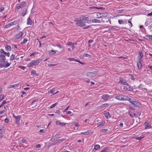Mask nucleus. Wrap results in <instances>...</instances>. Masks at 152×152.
Returning <instances> with one entry per match:
<instances>
[{
  "mask_svg": "<svg viewBox=\"0 0 152 152\" xmlns=\"http://www.w3.org/2000/svg\"><path fill=\"white\" fill-rule=\"evenodd\" d=\"M6 60L5 56L2 54L0 55V68L3 67V65L7 62Z\"/></svg>",
  "mask_w": 152,
  "mask_h": 152,
  "instance_id": "1",
  "label": "nucleus"
},
{
  "mask_svg": "<svg viewBox=\"0 0 152 152\" xmlns=\"http://www.w3.org/2000/svg\"><path fill=\"white\" fill-rule=\"evenodd\" d=\"M115 98L119 100H126L127 99H128V96L122 95L121 94L116 96Z\"/></svg>",
  "mask_w": 152,
  "mask_h": 152,
  "instance_id": "2",
  "label": "nucleus"
},
{
  "mask_svg": "<svg viewBox=\"0 0 152 152\" xmlns=\"http://www.w3.org/2000/svg\"><path fill=\"white\" fill-rule=\"evenodd\" d=\"M40 62V60L39 59L36 60H33L27 64V66L28 67H29L33 65L35 66L38 64Z\"/></svg>",
  "mask_w": 152,
  "mask_h": 152,
  "instance_id": "3",
  "label": "nucleus"
},
{
  "mask_svg": "<svg viewBox=\"0 0 152 152\" xmlns=\"http://www.w3.org/2000/svg\"><path fill=\"white\" fill-rule=\"evenodd\" d=\"M98 72V71H95L92 72H88L87 74V76L89 78L95 77Z\"/></svg>",
  "mask_w": 152,
  "mask_h": 152,
  "instance_id": "4",
  "label": "nucleus"
},
{
  "mask_svg": "<svg viewBox=\"0 0 152 152\" xmlns=\"http://www.w3.org/2000/svg\"><path fill=\"white\" fill-rule=\"evenodd\" d=\"M82 20L84 23L89 24L91 22V20L88 17L82 16Z\"/></svg>",
  "mask_w": 152,
  "mask_h": 152,
  "instance_id": "5",
  "label": "nucleus"
},
{
  "mask_svg": "<svg viewBox=\"0 0 152 152\" xmlns=\"http://www.w3.org/2000/svg\"><path fill=\"white\" fill-rule=\"evenodd\" d=\"M126 85L127 86H124L123 89L124 90L131 92H133V91L134 89L133 88V87H131L130 85L128 83V85Z\"/></svg>",
  "mask_w": 152,
  "mask_h": 152,
  "instance_id": "6",
  "label": "nucleus"
},
{
  "mask_svg": "<svg viewBox=\"0 0 152 152\" xmlns=\"http://www.w3.org/2000/svg\"><path fill=\"white\" fill-rule=\"evenodd\" d=\"M75 21L76 22V25L79 26L83 27L85 25V24L83 23V21L81 20H77L76 19L75 20Z\"/></svg>",
  "mask_w": 152,
  "mask_h": 152,
  "instance_id": "7",
  "label": "nucleus"
},
{
  "mask_svg": "<svg viewBox=\"0 0 152 152\" xmlns=\"http://www.w3.org/2000/svg\"><path fill=\"white\" fill-rule=\"evenodd\" d=\"M19 22L18 20H16L13 22H11L10 23H9L5 26V28H7L12 26L14 25L17 24Z\"/></svg>",
  "mask_w": 152,
  "mask_h": 152,
  "instance_id": "8",
  "label": "nucleus"
},
{
  "mask_svg": "<svg viewBox=\"0 0 152 152\" xmlns=\"http://www.w3.org/2000/svg\"><path fill=\"white\" fill-rule=\"evenodd\" d=\"M23 32L22 31H20L18 34H17L14 37V39H20L23 36Z\"/></svg>",
  "mask_w": 152,
  "mask_h": 152,
  "instance_id": "9",
  "label": "nucleus"
},
{
  "mask_svg": "<svg viewBox=\"0 0 152 152\" xmlns=\"http://www.w3.org/2000/svg\"><path fill=\"white\" fill-rule=\"evenodd\" d=\"M13 117L15 118V119L16 124L19 125L20 124V120L21 118V116L20 115L18 116H15L14 114L13 115Z\"/></svg>",
  "mask_w": 152,
  "mask_h": 152,
  "instance_id": "10",
  "label": "nucleus"
},
{
  "mask_svg": "<svg viewBox=\"0 0 152 152\" xmlns=\"http://www.w3.org/2000/svg\"><path fill=\"white\" fill-rule=\"evenodd\" d=\"M128 99L126 100H128L129 102L132 104H133L135 106H136L138 105V103L136 101H133L128 96Z\"/></svg>",
  "mask_w": 152,
  "mask_h": 152,
  "instance_id": "11",
  "label": "nucleus"
},
{
  "mask_svg": "<svg viewBox=\"0 0 152 152\" xmlns=\"http://www.w3.org/2000/svg\"><path fill=\"white\" fill-rule=\"evenodd\" d=\"M119 80L118 82L119 84H121V85H128V83H127L126 80L121 77L119 78Z\"/></svg>",
  "mask_w": 152,
  "mask_h": 152,
  "instance_id": "12",
  "label": "nucleus"
},
{
  "mask_svg": "<svg viewBox=\"0 0 152 152\" xmlns=\"http://www.w3.org/2000/svg\"><path fill=\"white\" fill-rule=\"evenodd\" d=\"M4 131V127L0 125V138H1L3 136Z\"/></svg>",
  "mask_w": 152,
  "mask_h": 152,
  "instance_id": "13",
  "label": "nucleus"
},
{
  "mask_svg": "<svg viewBox=\"0 0 152 152\" xmlns=\"http://www.w3.org/2000/svg\"><path fill=\"white\" fill-rule=\"evenodd\" d=\"M110 96L108 94L103 95L101 97L104 100L107 101L109 99Z\"/></svg>",
  "mask_w": 152,
  "mask_h": 152,
  "instance_id": "14",
  "label": "nucleus"
},
{
  "mask_svg": "<svg viewBox=\"0 0 152 152\" xmlns=\"http://www.w3.org/2000/svg\"><path fill=\"white\" fill-rule=\"evenodd\" d=\"M137 64L138 69H141L142 67V64L141 63V60L140 58L138 59V60L137 61Z\"/></svg>",
  "mask_w": 152,
  "mask_h": 152,
  "instance_id": "15",
  "label": "nucleus"
},
{
  "mask_svg": "<svg viewBox=\"0 0 152 152\" xmlns=\"http://www.w3.org/2000/svg\"><path fill=\"white\" fill-rule=\"evenodd\" d=\"M144 124L145 125V129H147L149 128H152V126L150 125L148 123V122H145L144 123Z\"/></svg>",
  "mask_w": 152,
  "mask_h": 152,
  "instance_id": "16",
  "label": "nucleus"
},
{
  "mask_svg": "<svg viewBox=\"0 0 152 152\" xmlns=\"http://www.w3.org/2000/svg\"><path fill=\"white\" fill-rule=\"evenodd\" d=\"M31 75H34L37 77L39 75V74L37 73L36 72L35 70H31Z\"/></svg>",
  "mask_w": 152,
  "mask_h": 152,
  "instance_id": "17",
  "label": "nucleus"
},
{
  "mask_svg": "<svg viewBox=\"0 0 152 152\" xmlns=\"http://www.w3.org/2000/svg\"><path fill=\"white\" fill-rule=\"evenodd\" d=\"M128 114L132 118L134 117L137 115V114L135 113H133L131 111L129 110L128 112Z\"/></svg>",
  "mask_w": 152,
  "mask_h": 152,
  "instance_id": "18",
  "label": "nucleus"
},
{
  "mask_svg": "<svg viewBox=\"0 0 152 152\" xmlns=\"http://www.w3.org/2000/svg\"><path fill=\"white\" fill-rule=\"evenodd\" d=\"M32 21L31 20L30 17H29L27 19V24L31 25L32 24Z\"/></svg>",
  "mask_w": 152,
  "mask_h": 152,
  "instance_id": "19",
  "label": "nucleus"
},
{
  "mask_svg": "<svg viewBox=\"0 0 152 152\" xmlns=\"http://www.w3.org/2000/svg\"><path fill=\"white\" fill-rule=\"evenodd\" d=\"M118 23L119 24H126L127 23V22L125 21V20H118Z\"/></svg>",
  "mask_w": 152,
  "mask_h": 152,
  "instance_id": "20",
  "label": "nucleus"
},
{
  "mask_svg": "<svg viewBox=\"0 0 152 152\" xmlns=\"http://www.w3.org/2000/svg\"><path fill=\"white\" fill-rule=\"evenodd\" d=\"M105 123V121H102V122H100L97 126V127H99L101 126H104Z\"/></svg>",
  "mask_w": 152,
  "mask_h": 152,
  "instance_id": "21",
  "label": "nucleus"
},
{
  "mask_svg": "<svg viewBox=\"0 0 152 152\" xmlns=\"http://www.w3.org/2000/svg\"><path fill=\"white\" fill-rule=\"evenodd\" d=\"M91 22L93 23H100L101 21L100 20L97 19H94L92 20Z\"/></svg>",
  "mask_w": 152,
  "mask_h": 152,
  "instance_id": "22",
  "label": "nucleus"
},
{
  "mask_svg": "<svg viewBox=\"0 0 152 152\" xmlns=\"http://www.w3.org/2000/svg\"><path fill=\"white\" fill-rule=\"evenodd\" d=\"M5 48L7 49V51H10L11 50V48L10 45H6Z\"/></svg>",
  "mask_w": 152,
  "mask_h": 152,
  "instance_id": "23",
  "label": "nucleus"
},
{
  "mask_svg": "<svg viewBox=\"0 0 152 152\" xmlns=\"http://www.w3.org/2000/svg\"><path fill=\"white\" fill-rule=\"evenodd\" d=\"M105 117L107 118H109L111 117V115L109 112H106L105 113Z\"/></svg>",
  "mask_w": 152,
  "mask_h": 152,
  "instance_id": "24",
  "label": "nucleus"
},
{
  "mask_svg": "<svg viewBox=\"0 0 152 152\" xmlns=\"http://www.w3.org/2000/svg\"><path fill=\"white\" fill-rule=\"evenodd\" d=\"M26 3L25 1H23L21 2L19 4L21 8H23L25 6Z\"/></svg>",
  "mask_w": 152,
  "mask_h": 152,
  "instance_id": "25",
  "label": "nucleus"
},
{
  "mask_svg": "<svg viewBox=\"0 0 152 152\" xmlns=\"http://www.w3.org/2000/svg\"><path fill=\"white\" fill-rule=\"evenodd\" d=\"M108 150V148L107 147H106L103 150H101L100 152H107Z\"/></svg>",
  "mask_w": 152,
  "mask_h": 152,
  "instance_id": "26",
  "label": "nucleus"
},
{
  "mask_svg": "<svg viewBox=\"0 0 152 152\" xmlns=\"http://www.w3.org/2000/svg\"><path fill=\"white\" fill-rule=\"evenodd\" d=\"M109 105V104L107 103L104 104L100 106V107L101 108H103L105 107L108 106Z\"/></svg>",
  "mask_w": 152,
  "mask_h": 152,
  "instance_id": "27",
  "label": "nucleus"
},
{
  "mask_svg": "<svg viewBox=\"0 0 152 152\" xmlns=\"http://www.w3.org/2000/svg\"><path fill=\"white\" fill-rule=\"evenodd\" d=\"M100 146L99 145H96L94 146V149L95 150H98L99 149H100Z\"/></svg>",
  "mask_w": 152,
  "mask_h": 152,
  "instance_id": "28",
  "label": "nucleus"
},
{
  "mask_svg": "<svg viewBox=\"0 0 152 152\" xmlns=\"http://www.w3.org/2000/svg\"><path fill=\"white\" fill-rule=\"evenodd\" d=\"M56 52H55V51H53V50H51L49 52V54L50 55H54L56 54Z\"/></svg>",
  "mask_w": 152,
  "mask_h": 152,
  "instance_id": "29",
  "label": "nucleus"
},
{
  "mask_svg": "<svg viewBox=\"0 0 152 152\" xmlns=\"http://www.w3.org/2000/svg\"><path fill=\"white\" fill-rule=\"evenodd\" d=\"M28 41V39L26 38H25L23 40L22 42H21V45H23L25 43H26Z\"/></svg>",
  "mask_w": 152,
  "mask_h": 152,
  "instance_id": "30",
  "label": "nucleus"
},
{
  "mask_svg": "<svg viewBox=\"0 0 152 152\" xmlns=\"http://www.w3.org/2000/svg\"><path fill=\"white\" fill-rule=\"evenodd\" d=\"M11 63H7V64H4V65H3V67L7 68L11 64Z\"/></svg>",
  "mask_w": 152,
  "mask_h": 152,
  "instance_id": "31",
  "label": "nucleus"
},
{
  "mask_svg": "<svg viewBox=\"0 0 152 152\" xmlns=\"http://www.w3.org/2000/svg\"><path fill=\"white\" fill-rule=\"evenodd\" d=\"M81 134H83L84 135H88L89 134L88 131H86L84 132H82L80 133Z\"/></svg>",
  "mask_w": 152,
  "mask_h": 152,
  "instance_id": "32",
  "label": "nucleus"
},
{
  "mask_svg": "<svg viewBox=\"0 0 152 152\" xmlns=\"http://www.w3.org/2000/svg\"><path fill=\"white\" fill-rule=\"evenodd\" d=\"M68 60H69L70 61H78V60L77 59H75L74 58H68L67 59Z\"/></svg>",
  "mask_w": 152,
  "mask_h": 152,
  "instance_id": "33",
  "label": "nucleus"
},
{
  "mask_svg": "<svg viewBox=\"0 0 152 152\" xmlns=\"http://www.w3.org/2000/svg\"><path fill=\"white\" fill-rule=\"evenodd\" d=\"M26 10H23V12L21 14L22 16H24L26 14Z\"/></svg>",
  "mask_w": 152,
  "mask_h": 152,
  "instance_id": "34",
  "label": "nucleus"
},
{
  "mask_svg": "<svg viewBox=\"0 0 152 152\" xmlns=\"http://www.w3.org/2000/svg\"><path fill=\"white\" fill-rule=\"evenodd\" d=\"M139 55L140 56V58H142L143 57V55L142 53V51L141 50H139Z\"/></svg>",
  "mask_w": 152,
  "mask_h": 152,
  "instance_id": "35",
  "label": "nucleus"
},
{
  "mask_svg": "<svg viewBox=\"0 0 152 152\" xmlns=\"http://www.w3.org/2000/svg\"><path fill=\"white\" fill-rule=\"evenodd\" d=\"M6 110L4 109L3 108H2V110H0V114L1 115L4 113Z\"/></svg>",
  "mask_w": 152,
  "mask_h": 152,
  "instance_id": "36",
  "label": "nucleus"
},
{
  "mask_svg": "<svg viewBox=\"0 0 152 152\" xmlns=\"http://www.w3.org/2000/svg\"><path fill=\"white\" fill-rule=\"evenodd\" d=\"M149 35H146L144 37V38L145 39L149 41Z\"/></svg>",
  "mask_w": 152,
  "mask_h": 152,
  "instance_id": "37",
  "label": "nucleus"
},
{
  "mask_svg": "<svg viewBox=\"0 0 152 152\" xmlns=\"http://www.w3.org/2000/svg\"><path fill=\"white\" fill-rule=\"evenodd\" d=\"M115 28L114 27H111L109 29V31H113L115 30Z\"/></svg>",
  "mask_w": 152,
  "mask_h": 152,
  "instance_id": "38",
  "label": "nucleus"
},
{
  "mask_svg": "<svg viewBox=\"0 0 152 152\" xmlns=\"http://www.w3.org/2000/svg\"><path fill=\"white\" fill-rule=\"evenodd\" d=\"M74 43L71 42H69L67 43V45L69 46H74Z\"/></svg>",
  "mask_w": 152,
  "mask_h": 152,
  "instance_id": "39",
  "label": "nucleus"
},
{
  "mask_svg": "<svg viewBox=\"0 0 152 152\" xmlns=\"http://www.w3.org/2000/svg\"><path fill=\"white\" fill-rule=\"evenodd\" d=\"M15 55L14 54L12 55L11 56L10 58V60L12 61L15 58Z\"/></svg>",
  "mask_w": 152,
  "mask_h": 152,
  "instance_id": "40",
  "label": "nucleus"
},
{
  "mask_svg": "<svg viewBox=\"0 0 152 152\" xmlns=\"http://www.w3.org/2000/svg\"><path fill=\"white\" fill-rule=\"evenodd\" d=\"M57 104V102H56V103H55L53 104L52 105H51V106L50 107V108H53L56 105V104Z\"/></svg>",
  "mask_w": 152,
  "mask_h": 152,
  "instance_id": "41",
  "label": "nucleus"
},
{
  "mask_svg": "<svg viewBox=\"0 0 152 152\" xmlns=\"http://www.w3.org/2000/svg\"><path fill=\"white\" fill-rule=\"evenodd\" d=\"M19 67L21 69H22L23 70H24L26 68V67L25 66H19Z\"/></svg>",
  "mask_w": 152,
  "mask_h": 152,
  "instance_id": "42",
  "label": "nucleus"
},
{
  "mask_svg": "<svg viewBox=\"0 0 152 152\" xmlns=\"http://www.w3.org/2000/svg\"><path fill=\"white\" fill-rule=\"evenodd\" d=\"M4 99V95L1 94L0 96V102Z\"/></svg>",
  "mask_w": 152,
  "mask_h": 152,
  "instance_id": "43",
  "label": "nucleus"
},
{
  "mask_svg": "<svg viewBox=\"0 0 152 152\" xmlns=\"http://www.w3.org/2000/svg\"><path fill=\"white\" fill-rule=\"evenodd\" d=\"M132 19V18H131V19H129L128 21V22L130 24V25L131 27H132V24L131 23V21Z\"/></svg>",
  "mask_w": 152,
  "mask_h": 152,
  "instance_id": "44",
  "label": "nucleus"
},
{
  "mask_svg": "<svg viewBox=\"0 0 152 152\" xmlns=\"http://www.w3.org/2000/svg\"><path fill=\"white\" fill-rule=\"evenodd\" d=\"M84 56L86 57H88L89 58L91 57V56L87 53H85L84 54Z\"/></svg>",
  "mask_w": 152,
  "mask_h": 152,
  "instance_id": "45",
  "label": "nucleus"
},
{
  "mask_svg": "<svg viewBox=\"0 0 152 152\" xmlns=\"http://www.w3.org/2000/svg\"><path fill=\"white\" fill-rule=\"evenodd\" d=\"M7 103V102L6 101H5V100L3 102L2 104L0 105V109L2 107L3 104H6Z\"/></svg>",
  "mask_w": 152,
  "mask_h": 152,
  "instance_id": "46",
  "label": "nucleus"
},
{
  "mask_svg": "<svg viewBox=\"0 0 152 152\" xmlns=\"http://www.w3.org/2000/svg\"><path fill=\"white\" fill-rule=\"evenodd\" d=\"M55 91V89L53 88L52 89L50 90L48 92L53 93Z\"/></svg>",
  "mask_w": 152,
  "mask_h": 152,
  "instance_id": "47",
  "label": "nucleus"
},
{
  "mask_svg": "<svg viewBox=\"0 0 152 152\" xmlns=\"http://www.w3.org/2000/svg\"><path fill=\"white\" fill-rule=\"evenodd\" d=\"M9 120L10 119L8 118H7L4 120V122L6 123H8L9 122Z\"/></svg>",
  "mask_w": 152,
  "mask_h": 152,
  "instance_id": "48",
  "label": "nucleus"
},
{
  "mask_svg": "<svg viewBox=\"0 0 152 152\" xmlns=\"http://www.w3.org/2000/svg\"><path fill=\"white\" fill-rule=\"evenodd\" d=\"M96 8V7H89L90 9L94 10H95L97 9Z\"/></svg>",
  "mask_w": 152,
  "mask_h": 152,
  "instance_id": "49",
  "label": "nucleus"
},
{
  "mask_svg": "<svg viewBox=\"0 0 152 152\" xmlns=\"http://www.w3.org/2000/svg\"><path fill=\"white\" fill-rule=\"evenodd\" d=\"M26 141V140L24 139L23 138L20 140V142L22 143H25Z\"/></svg>",
  "mask_w": 152,
  "mask_h": 152,
  "instance_id": "50",
  "label": "nucleus"
},
{
  "mask_svg": "<svg viewBox=\"0 0 152 152\" xmlns=\"http://www.w3.org/2000/svg\"><path fill=\"white\" fill-rule=\"evenodd\" d=\"M124 9L118 10L117 11L118 13H121L124 12Z\"/></svg>",
  "mask_w": 152,
  "mask_h": 152,
  "instance_id": "51",
  "label": "nucleus"
},
{
  "mask_svg": "<svg viewBox=\"0 0 152 152\" xmlns=\"http://www.w3.org/2000/svg\"><path fill=\"white\" fill-rule=\"evenodd\" d=\"M108 130L107 129H103L101 130L100 132H106Z\"/></svg>",
  "mask_w": 152,
  "mask_h": 152,
  "instance_id": "52",
  "label": "nucleus"
},
{
  "mask_svg": "<svg viewBox=\"0 0 152 152\" xmlns=\"http://www.w3.org/2000/svg\"><path fill=\"white\" fill-rule=\"evenodd\" d=\"M96 8H96L97 9H99V10H104L105 9V7H96Z\"/></svg>",
  "mask_w": 152,
  "mask_h": 152,
  "instance_id": "53",
  "label": "nucleus"
},
{
  "mask_svg": "<svg viewBox=\"0 0 152 152\" xmlns=\"http://www.w3.org/2000/svg\"><path fill=\"white\" fill-rule=\"evenodd\" d=\"M102 14V15L101 16L99 17V18H103V17H107V14L105 15L104 14Z\"/></svg>",
  "mask_w": 152,
  "mask_h": 152,
  "instance_id": "54",
  "label": "nucleus"
},
{
  "mask_svg": "<svg viewBox=\"0 0 152 152\" xmlns=\"http://www.w3.org/2000/svg\"><path fill=\"white\" fill-rule=\"evenodd\" d=\"M0 52L1 53L4 54H5V53H6V52L5 51H4V50L3 49H0Z\"/></svg>",
  "mask_w": 152,
  "mask_h": 152,
  "instance_id": "55",
  "label": "nucleus"
},
{
  "mask_svg": "<svg viewBox=\"0 0 152 152\" xmlns=\"http://www.w3.org/2000/svg\"><path fill=\"white\" fill-rule=\"evenodd\" d=\"M56 64H48V65L49 66H53L56 65Z\"/></svg>",
  "mask_w": 152,
  "mask_h": 152,
  "instance_id": "56",
  "label": "nucleus"
},
{
  "mask_svg": "<svg viewBox=\"0 0 152 152\" xmlns=\"http://www.w3.org/2000/svg\"><path fill=\"white\" fill-rule=\"evenodd\" d=\"M20 8L21 7L19 4L18 5L17 4V6L15 7V8H16L18 10H19Z\"/></svg>",
  "mask_w": 152,
  "mask_h": 152,
  "instance_id": "57",
  "label": "nucleus"
},
{
  "mask_svg": "<svg viewBox=\"0 0 152 152\" xmlns=\"http://www.w3.org/2000/svg\"><path fill=\"white\" fill-rule=\"evenodd\" d=\"M39 133H45V130L44 129H42L40 130L39 131Z\"/></svg>",
  "mask_w": 152,
  "mask_h": 152,
  "instance_id": "58",
  "label": "nucleus"
},
{
  "mask_svg": "<svg viewBox=\"0 0 152 152\" xmlns=\"http://www.w3.org/2000/svg\"><path fill=\"white\" fill-rule=\"evenodd\" d=\"M143 137H136L135 138L137 140H141V139H142Z\"/></svg>",
  "mask_w": 152,
  "mask_h": 152,
  "instance_id": "59",
  "label": "nucleus"
},
{
  "mask_svg": "<svg viewBox=\"0 0 152 152\" xmlns=\"http://www.w3.org/2000/svg\"><path fill=\"white\" fill-rule=\"evenodd\" d=\"M35 147H36V148H41V146L40 145L38 144L36 145Z\"/></svg>",
  "mask_w": 152,
  "mask_h": 152,
  "instance_id": "60",
  "label": "nucleus"
},
{
  "mask_svg": "<svg viewBox=\"0 0 152 152\" xmlns=\"http://www.w3.org/2000/svg\"><path fill=\"white\" fill-rule=\"evenodd\" d=\"M149 38L150 41H152V35H149Z\"/></svg>",
  "mask_w": 152,
  "mask_h": 152,
  "instance_id": "61",
  "label": "nucleus"
},
{
  "mask_svg": "<svg viewBox=\"0 0 152 152\" xmlns=\"http://www.w3.org/2000/svg\"><path fill=\"white\" fill-rule=\"evenodd\" d=\"M14 87V86L13 85H11L8 88H13Z\"/></svg>",
  "mask_w": 152,
  "mask_h": 152,
  "instance_id": "62",
  "label": "nucleus"
},
{
  "mask_svg": "<svg viewBox=\"0 0 152 152\" xmlns=\"http://www.w3.org/2000/svg\"><path fill=\"white\" fill-rule=\"evenodd\" d=\"M130 76H131L130 78L131 79L133 80H134L135 79V78L133 77V76L132 75H130Z\"/></svg>",
  "mask_w": 152,
  "mask_h": 152,
  "instance_id": "63",
  "label": "nucleus"
},
{
  "mask_svg": "<svg viewBox=\"0 0 152 152\" xmlns=\"http://www.w3.org/2000/svg\"><path fill=\"white\" fill-rule=\"evenodd\" d=\"M5 54L8 57L10 56V53H9V52H8V53L6 52V53H5Z\"/></svg>",
  "mask_w": 152,
  "mask_h": 152,
  "instance_id": "64",
  "label": "nucleus"
}]
</instances>
